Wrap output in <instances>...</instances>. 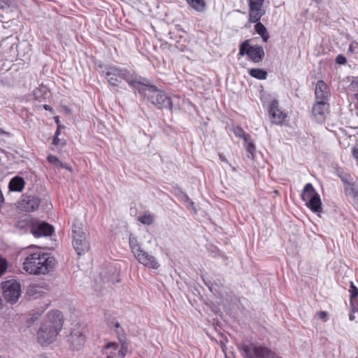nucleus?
Masks as SVG:
<instances>
[{
	"instance_id": "f257e3e1",
	"label": "nucleus",
	"mask_w": 358,
	"mask_h": 358,
	"mask_svg": "<svg viewBox=\"0 0 358 358\" xmlns=\"http://www.w3.org/2000/svg\"><path fill=\"white\" fill-rule=\"evenodd\" d=\"M63 326V315L59 310L50 312L43 320L37 332L38 342L42 345L52 343Z\"/></svg>"
},
{
	"instance_id": "f03ea898",
	"label": "nucleus",
	"mask_w": 358,
	"mask_h": 358,
	"mask_svg": "<svg viewBox=\"0 0 358 358\" xmlns=\"http://www.w3.org/2000/svg\"><path fill=\"white\" fill-rule=\"evenodd\" d=\"M55 259L41 251L29 254L23 262V268L33 275L45 274L52 269Z\"/></svg>"
},
{
	"instance_id": "7ed1b4c3",
	"label": "nucleus",
	"mask_w": 358,
	"mask_h": 358,
	"mask_svg": "<svg viewBox=\"0 0 358 358\" xmlns=\"http://www.w3.org/2000/svg\"><path fill=\"white\" fill-rule=\"evenodd\" d=\"M138 92L153 106L159 109L172 110L173 101L166 93L157 89L155 85H146L141 81V84L136 88Z\"/></svg>"
},
{
	"instance_id": "20e7f679",
	"label": "nucleus",
	"mask_w": 358,
	"mask_h": 358,
	"mask_svg": "<svg viewBox=\"0 0 358 358\" xmlns=\"http://www.w3.org/2000/svg\"><path fill=\"white\" fill-rule=\"evenodd\" d=\"M110 85L117 87L122 80H125L134 89L141 84V78L134 75L126 69L108 66L103 71Z\"/></svg>"
},
{
	"instance_id": "39448f33",
	"label": "nucleus",
	"mask_w": 358,
	"mask_h": 358,
	"mask_svg": "<svg viewBox=\"0 0 358 358\" xmlns=\"http://www.w3.org/2000/svg\"><path fill=\"white\" fill-rule=\"evenodd\" d=\"M129 248L136 259L148 268L157 269L160 266L156 258L143 250L136 237L130 235L129 239Z\"/></svg>"
},
{
	"instance_id": "423d86ee",
	"label": "nucleus",
	"mask_w": 358,
	"mask_h": 358,
	"mask_svg": "<svg viewBox=\"0 0 358 358\" xmlns=\"http://www.w3.org/2000/svg\"><path fill=\"white\" fill-rule=\"evenodd\" d=\"M72 244L78 255H84L90 248L87 234L83 231V224L78 220L73 221L72 227Z\"/></svg>"
},
{
	"instance_id": "0eeeda50",
	"label": "nucleus",
	"mask_w": 358,
	"mask_h": 358,
	"mask_svg": "<svg viewBox=\"0 0 358 358\" xmlns=\"http://www.w3.org/2000/svg\"><path fill=\"white\" fill-rule=\"evenodd\" d=\"M244 358H280L267 347L256 343L241 344L238 346Z\"/></svg>"
},
{
	"instance_id": "6e6552de",
	"label": "nucleus",
	"mask_w": 358,
	"mask_h": 358,
	"mask_svg": "<svg viewBox=\"0 0 358 358\" xmlns=\"http://www.w3.org/2000/svg\"><path fill=\"white\" fill-rule=\"evenodd\" d=\"M301 199L306 203V206L313 213H320L322 211L320 196L311 183H307L304 186Z\"/></svg>"
},
{
	"instance_id": "1a4fd4ad",
	"label": "nucleus",
	"mask_w": 358,
	"mask_h": 358,
	"mask_svg": "<svg viewBox=\"0 0 358 358\" xmlns=\"http://www.w3.org/2000/svg\"><path fill=\"white\" fill-rule=\"evenodd\" d=\"M238 55L240 56L247 55L250 60L254 63H259L263 60L265 53L262 46L250 45L249 40H245L240 45Z\"/></svg>"
},
{
	"instance_id": "9d476101",
	"label": "nucleus",
	"mask_w": 358,
	"mask_h": 358,
	"mask_svg": "<svg viewBox=\"0 0 358 358\" xmlns=\"http://www.w3.org/2000/svg\"><path fill=\"white\" fill-rule=\"evenodd\" d=\"M3 296L10 303H15L21 295V285L15 280H10L2 283Z\"/></svg>"
},
{
	"instance_id": "9b49d317",
	"label": "nucleus",
	"mask_w": 358,
	"mask_h": 358,
	"mask_svg": "<svg viewBox=\"0 0 358 358\" xmlns=\"http://www.w3.org/2000/svg\"><path fill=\"white\" fill-rule=\"evenodd\" d=\"M41 200L36 196L24 194L18 201V208L27 212L38 209Z\"/></svg>"
},
{
	"instance_id": "f8f14e48",
	"label": "nucleus",
	"mask_w": 358,
	"mask_h": 358,
	"mask_svg": "<svg viewBox=\"0 0 358 358\" xmlns=\"http://www.w3.org/2000/svg\"><path fill=\"white\" fill-rule=\"evenodd\" d=\"M54 227L45 222H34L31 234L35 237L48 236L52 235Z\"/></svg>"
},
{
	"instance_id": "ddd939ff",
	"label": "nucleus",
	"mask_w": 358,
	"mask_h": 358,
	"mask_svg": "<svg viewBox=\"0 0 358 358\" xmlns=\"http://www.w3.org/2000/svg\"><path fill=\"white\" fill-rule=\"evenodd\" d=\"M85 336L80 327L74 329L69 336L68 341L74 350L80 349L85 343Z\"/></svg>"
},
{
	"instance_id": "4468645a",
	"label": "nucleus",
	"mask_w": 358,
	"mask_h": 358,
	"mask_svg": "<svg viewBox=\"0 0 358 358\" xmlns=\"http://www.w3.org/2000/svg\"><path fill=\"white\" fill-rule=\"evenodd\" d=\"M329 103L327 101H317L313 105L312 113L317 122H324L326 115L328 113Z\"/></svg>"
},
{
	"instance_id": "2eb2a0df",
	"label": "nucleus",
	"mask_w": 358,
	"mask_h": 358,
	"mask_svg": "<svg viewBox=\"0 0 358 358\" xmlns=\"http://www.w3.org/2000/svg\"><path fill=\"white\" fill-rule=\"evenodd\" d=\"M268 113L271 122L276 124H281L286 117V114L279 109L278 101L277 100H273L271 102Z\"/></svg>"
},
{
	"instance_id": "dca6fc26",
	"label": "nucleus",
	"mask_w": 358,
	"mask_h": 358,
	"mask_svg": "<svg viewBox=\"0 0 358 358\" xmlns=\"http://www.w3.org/2000/svg\"><path fill=\"white\" fill-rule=\"evenodd\" d=\"M315 94L317 101H328L330 96V91L324 81L319 80L317 82L315 88Z\"/></svg>"
},
{
	"instance_id": "f3484780",
	"label": "nucleus",
	"mask_w": 358,
	"mask_h": 358,
	"mask_svg": "<svg viewBox=\"0 0 358 358\" xmlns=\"http://www.w3.org/2000/svg\"><path fill=\"white\" fill-rule=\"evenodd\" d=\"M265 14L263 7L249 6V22L252 23L259 22L261 17Z\"/></svg>"
},
{
	"instance_id": "a211bd4d",
	"label": "nucleus",
	"mask_w": 358,
	"mask_h": 358,
	"mask_svg": "<svg viewBox=\"0 0 358 358\" xmlns=\"http://www.w3.org/2000/svg\"><path fill=\"white\" fill-rule=\"evenodd\" d=\"M25 185V182L23 178L20 176H15L13 178L8 184V188L12 192H22Z\"/></svg>"
},
{
	"instance_id": "6ab92c4d",
	"label": "nucleus",
	"mask_w": 358,
	"mask_h": 358,
	"mask_svg": "<svg viewBox=\"0 0 358 358\" xmlns=\"http://www.w3.org/2000/svg\"><path fill=\"white\" fill-rule=\"evenodd\" d=\"M350 304L353 313L358 311V289L352 282L350 285Z\"/></svg>"
},
{
	"instance_id": "aec40b11",
	"label": "nucleus",
	"mask_w": 358,
	"mask_h": 358,
	"mask_svg": "<svg viewBox=\"0 0 358 358\" xmlns=\"http://www.w3.org/2000/svg\"><path fill=\"white\" fill-rule=\"evenodd\" d=\"M34 222L29 217H25L17 221L15 227L21 232H27L30 231L31 232Z\"/></svg>"
},
{
	"instance_id": "412c9836",
	"label": "nucleus",
	"mask_w": 358,
	"mask_h": 358,
	"mask_svg": "<svg viewBox=\"0 0 358 358\" xmlns=\"http://www.w3.org/2000/svg\"><path fill=\"white\" fill-rule=\"evenodd\" d=\"M49 93L47 87L42 85L34 90V96L36 100L41 102L48 98Z\"/></svg>"
},
{
	"instance_id": "4be33fe9",
	"label": "nucleus",
	"mask_w": 358,
	"mask_h": 358,
	"mask_svg": "<svg viewBox=\"0 0 358 358\" xmlns=\"http://www.w3.org/2000/svg\"><path fill=\"white\" fill-rule=\"evenodd\" d=\"M255 29L260 35L264 42H267L269 38V34L265 26L260 22H255Z\"/></svg>"
},
{
	"instance_id": "5701e85b",
	"label": "nucleus",
	"mask_w": 358,
	"mask_h": 358,
	"mask_svg": "<svg viewBox=\"0 0 358 358\" xmlns=\"http://www.w3.org/2000/svg\"><path fill=\"white\" fill-rule=\"evenodd\" d=\"M248 73L253 78L259 80H265L267 78L268 73L263 69L253 68L248 71Z\"/></svg>"
},
{
	"instance_id": "b1692460",
	"label": "nucleus",
	"mask_w": 358,
	"mask_h": 358,
	"mask_svg": "<svg viewBox=\"0 0 358 358\" xmlns=\"http://www.w3.org/2000/svg\"><path fill=\"white\" fill-rule=\"evenodd\" d=\"M245 148L246 150L252 155V157L255 156V145L253 143L252 141L250 138V136H245Z\"/></svg>"
},
{
	"instance_id": "393cba45",
	"label": "nucleus",
	"mask_w": 358,
	"mask_h": 358,
	"mask_svg": "<svg viewBox=\"0 0 358 358\" xmlns=\"http://www.w3.org/2000/svg\"><path fill=\"white\" fill-rule=\"evenodd\" d=\"M190 6L197 11H203L205 8V2L203 0H190L189 1Z\"/></svg>"
},
{
	"instance_id": "a878e982",
	"label": "nucleus",
	"mask_w": 358,
	"mask_h": 358,
	"mask_svg": "<svg viewBox=\"0 0 358 358\" xmlns=\"http://www.w3.org/2000/svg\"><path fill=\"white\" fill-rule=\"evenodd\" d=\"M345 192L347 194L352 196L354 197L357 196L358 194V192L357 189L355 187L353 182L345 187Z\"/></svg>"
},
{
	"instance_id": "bb28decb",
	"label": "nucleus",
	"mask_w": 358,
	"mask_h": 358,
	"mask_svg": "<svg viewBox=\"0 0 358 358\" xmlns=\"http://www.w3.org/2000/svg\"><path fill=\"white\" fill-rule=\"evenodd\" d=\"M138 220L144 224L150 225L154 222V217L151 215H143L138 218Z\"/></svg>"
},
{
	"instance_id": "cd10ccee",
	"label": "nucleus",
	"mask_w": 358,
	"mask_h": 358,
	"mask_svg": "<svg viewBox=\"0 0 358 358\" xmlns=\"http://www.w3.org/2000/svg\"><path fill=\"white\" fill-rule=\"evenodd\" d=\"M343 184L348 185L352 183V178L349 174L338 175Z\"/></svg>"
},
{
	"instance_id": "c85d7f7f",
	"label": "nucleus",
	"mask_w": 358,
	"mask_h": 358,
	"mask_svg": "<svg viewBox=\"0 0 358 358\" xmlns=\"http://www.w3.org/2000/svg\"><path fill=\"white\" fill-rule=\"evenodd\" d=\"M234 132L236 136L241 137L243 138V140H245V136H250L248 134L245 133L244 130L240 127H236L234 130Z\"/></svg>"
},
{
	"instance_id": "c756f323",
	"label": "nucleus",
	"mask_w": 358,
	"mask_h": 358,
	"mask_svg": "<svg viewBox=\"0 0 358 358\" xmlns=\"http://www.w3.org/2000/svg\"><path fill=\"white\" fill-rule=\"evenodd\" d=\"M8 263L6 259L0 257V275L5 273L7 269Z\"/></svg>"
},
{
	"instance_id": "7c9ffc66",
	"label": "nucleus",
	"mask_w": 358,
	"mask_h": 358,
	"mask_svg": "<svg viewBox=\"0 0 358 358\" xmlns=\"http://www.w3.org/2000/svg\"><path fill=\"white\" fill-rule=\"evenodd\" d=\"M350 88L351 90L356 92V96L358 97V76L356 77L350 85Z\"/></svg>"
},
{
	"instance_id": "2f4dec72",
	"label": "nucleus",
	"mask_w": 358,
	"mask_h": 358,
	"mask_svg": "<svg viewBox=\"0 0 358 358\" xmlns=\"http://www.w3.org/2000/svg\"><path fill=\"white\" fill-rule=\"evenodd\" d=\"M264 0H249V6L263 7Z\"/></svg>"
},
{
	"instance_id": "473e14b6",
	"label": "nucleus",
	"mask_w": 358,
	"mask_h": 358,
	"mask_svg": "<svg viewBox=\"0 0 358 358\" xmlns=\"http://www.w3.org/2000/svg\"><path fill=\"white\" fill-rule=\"evenodd\" d=\"M12 4V0H0V9L4 10L9 8Z\"/></svg>"
},
{
	"instance_id": "72a5a7b5",
	"label": "nucleus",
	"mask_w": 358,
	"mask_h": 358,
	"mask_svg": "<svg viewBox=\"0 0 358 358\" xmlns=\"http://www.w3.org/2000/svg\"><path fill=\"white\" fill-rule=\"evenodd\" d=\"M48 161L51 163V164H55L57 166H59L61 162H59V159L57 158V157L56 156H54V155H49L48 157Z\"/></svg>"
},
{
	"instance_id": "f704fd0d",
	"label": "nucleus",
	"mask_w": 358,
	"mask_h": 358,
	"mask_svg": "<svg viewBox=\"0 0 358 358\" xmlns=\"http://www.w3.org/2000/svg\"><path fill=\"white\" fill-rule=\"evenodd\" d=\"M110 324L115 327V331L117 334L123 332V329L121 327L120 324L118 322H115L114 323L112 322Z\"/></svg>"
},
{
	"instance_id": "c9c22d12",
	"label": "nucleus",
	"mask_w": 358,
	"mask_h": 358,
	"mask_svg": "<svg viewBox=\"0 0 358 358\" xmlns=\"http://www.w3.org/2000/svg\"><path fill=\"white\" fill-rule=\"evenodd\" d=\"M336 62L338 64H345L347 60L343 55H338L336 58Z\"/></svg>"
},
{
	"instance_id": "e433bc0d",
	"label": "nucleus",
	"mask_w": 358,
	"mask_h": 358,
	"mask_svg": "<svg viewBox=\"0 0 358 358\" xmlns=\"http://www.w3.org/2000/svg\"><path fill=\"white\" fill-rule=\"evenodd\" d=\"M352 154L353 157L356 159L358 163V148H353L352 150Z\"/></svg>"
},
{
	"instance_id": "4c0bfd02",
	"label": "nucleus",
	"mask_w": 358,
	"mask_h": 358,
	"mask_svg": "<svg viewBox=\"0 0 358 358\" xmlns=\"http://www.w3.org/2000/svg\"><path fill=\"white\" fill-rule=\"evenodd\" d=\"M317 315L320 319L325 320V318L327 315V313L326 311H320V312H318Z\"/></svg>"
},
{
	"instance_id": "58836bf2",
	"label": "nucleus",
	"mask_w": 358,
	"mask_h": 358,
	"mask_svg": "<svg viewBox=\"0 0 358 358\" xmlns=\"http://www.w3.org/2000/svg\"><path fill=\"white\" fill-rule=\"evenodd\" d=\"M38 288H39V287H38V286H37V285H32V286H31V287H30V288H29V292L30 294H34L35 292H36V291H37V289H38Z\"/></svg>"
},
{
	"instance_id": "ea45409f",
	"label": "nucleus",
	"mask_w": 358,
	"mask_h": 358,
	"mask_svg": "<svg viewBox=\"0 0 358 358\" xmlns=\"http://www.w3.org/2000/svg\"><path fill=\"white\" fill-rule=\"evenodd\" d=\"M59 166H60L61 168L69 170V171H72V168H71V166H69V164H62V163H61V164H60V165H59Z\"/></svg>"
},
{
	"instance_id": "a19ab883",
	"label": "nucleus",
	"mask_w": 358,
	"mask_h": 358,
	"mask_svg": "<svg viewBox=\"0 0 358 358\" xmlns=\"http://www.w3.org/2000/svg\"><path fill=\"white\" fill-rule=\"evenodd\" d=\"M117 347H118V345H117V343H108L106 345V348H114L115 349H116Z\"/></svg>"
},
{
	"instance_id": "79ce46f5",
	"label": "nucleus",
	"mask_w": 358,
	"mask_h": 358,
	"mask_svg": "<svg viewBox=\"0 0 358 358\" xmlns=\"http://www.w3.org/2000/svg\"><path fill=\"white\" fill-rule=\"evenodd\" d=\"M126 352H127V350H125L123 348H122L119 350L118 354L123 358L125 356Z\"/></svg>"
},
{
	"instance_id": "37998d69",
	"label": "nucleus",
	"mask_w": 358,
	"mask_h": 358,
	"mask_svg": "<svg viewBox=\"0 0 358 358\" xmlns=\"http://www.w3.org/2000/svg\"><path fill=\"white\" fill-rule=\"evenodd\" d=\"M59 136H54V137H53V140H52V143H53L55 145H59Z\"/></svg>"
},
{
	"instance_id": "c03bdc74",
	"label": "nucleus",
	"mask_w": 358,
	"mask_h": 358,
	"mask_svg": "<svg viewBox=\"0 0 358 358\" xmlns=\"http://www.w3.org/2000/svg\"><path fill=\"white\" fill-rule=\"evenodd\" d=\"M352 310L351 309V313L349 314V319L350 321H353L355 319Z\"/></svg>"
},
{
	"instance_id": "a18cd8bd",
	"label": "nucleus",
	"mask_w": 358,
	"mask_h": 358,
	"mask_svg": "<svg viewBox=\"0 0 358 358\" xmlns=\"http://www.w3.org/2000/svg\"><path fill=\"white\" fill-rule=\"evenodd\" d=\"M59 128H60V126L58 124V128H57V131H55L54 136H59V135L60 134V129H59Z\"/></svg>"
},
{
	"instance_id": "49530a36",
	"label": "nucleus",
	"mask_w": 358,
	"mask_h": 358,
	"mask_svg": "<svg viewBox=\"0 0 358 358\" xmlns=\"http://www.w3.org/2000/svg\"><path fill=\"white\" fill-rule=\"evenodd\" d=\"M34 358H47V357L45 356V355L41 354V355H37Z\"/></svg>"
},
{
	"instance_id": "de8ad7c7",
	"label": "nucleus",
	"mask_w": 358,
	"mask_h": 358,
	"mask_svg": "<svg viewBox=\"0 0 358 358\" xmlns=\"http://www.w3.org/2000/svg\"><path fill=\"white\" fill-rule=\"evenodd\" d=\"M185 201H189L190 204H191L192 206H193V205H194V203H193L192 201H190V199H189V197H188L187 196H185Z\"/></svg>"
},
{
	"instance_id": "09e8293b",
	"label": "nucleus",
	"mask_w": 358,
	"mask_h": 358,
	"mask_svg": "<svg viewBox=\"0 0 358 358\" xmlns=\"http://www.w3.org/2000/svg\"><path fill=\"white\" fill-rule=\"evenodd\" d=\"M43 108L46 110H50L51 109L50 106H48V105H44L43 106Z\"/></svg>"
},
{
	"instance_id": "8fccbe9b",
	"label": "nucleus",
	"mask_w": 358,
	"mask_h": 358,
	"mask_svg": "<svg viewBox=\"0 0 358 358\" xmlns=\"http://www.w3.org/2000/svg\"><path fill=\"white\" fill-rule=\"evenodd\" d=\"M220 158L222 161H226V159L221 155H220Z\"/></svg>"
},
{
	"instance_id": "3c124183",
	"label": "nucleus",
	"mask_w": 358,
	"mask_h": 358,
	"mask_svg": "<svg viewBox=\"0 0 358 358\" xmlns=\"http://www.w3.org/2000/svg\"><path fill=\"white\" fill-rule=\"evenodd\" d=\"M349 50L352 51L353 50V46L352 45H350L349 47Z\"/></svg>"
},
{
	"instance_id": "603ef678",
	"label": "nucleus",
	"mask_w": 358,
	"mask_h": 358,
	"mask_svg": "<svg viewBox=\"0 0 358 358\" xmlns=\"http://www.w3.org/2000/svg\"><path fill=\"white\" fill-rule=\"evenodd\" d=\"M2 307V299H1V297L0 296V309Z\"/></svg>"
},
{
	"instance_id": "864d4df0",
	"label": "nucleus",
	"mask_w": 358,
	"mask_h": 358,
	"mask_svg": "<svg viewBox=\"0 0 358 358\" xmlns=\"http://www.w3.org/2000/svg\"><path fill=\"white\" fill-rule=\"evenodd\" d=\"M56 122H57V124L59 123V120H58V119H57V120H56Z\"/></svg>"
},
{
	"instance_id": "5fc2aeb1",
	"label": "nucleus",
	"mask_w": 358,
	"mask_h": 358,
	"mask_svg": "<svg viewBox=\"0 0 358 358\" xmlns=\"http://www.w3.org/2000/svg\"><path fill=\"white\" fill-rule=\"evenodd\" d=\"M107 358H113L111 356H107Z\"/></svg>"
},
{
	"instance_id": "6e6d98bb",
	"label": "nucleus",
	"mask_w": 358,
	"mask_h": 358,
	"mask_svg": "<svg viewBox=\"0 0 358 358\" xmlns=\"http://www.w3.org/2000/svg\"><path fill=\"white\" fill-rule=\"evenodd\" d=\"M0 358H3V357H1V356H0Z\"/></svg>"
},
{
	"instance_id": "4d7b16f0",
	"label": "nucleus",
	"mask_w": 358,
	"mask_h": 358,
	"mask_svg": "<svg viewBox=\"0 0 358 358\" xmlns=\"http://www.w3.org/2000/svg\"><path fill=\"white\" fill-rule=\"evenodd\" d=\"M357 164H358V163H357Z\"/></svg>"
},
{
	"instance_id": "13d9d810",
	"label": "nucleus",
	"mask_w": 358,
	"mask_h": 358,
	"mask_svg": "<svg viewBox=\"0 0 358 358\" xmlns=\"http://www.w3.org/2000/svg\"><path fill=\"white\" fill-rule=\"evenodd\" d=\"M227 358H228V357H227Z\"/></svg>"
}]
</instances>
